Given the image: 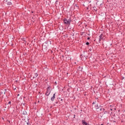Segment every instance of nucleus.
Segmentation results:
<instances>
[{
    "label": "nucleus",
    "mask_w": 125,
    "mask_h": 125,
    "mask_svg": "<svg viewBox=\"0 0 125 125\" xmlns=\"http://www.w3.org/2000/svg\"><path fill=\"white\" fill-rule=\"evenodd\" d=\"M50 86H49L47 88V91L46 92V93L45 94V95H46V96H49V94H50V93L51 92V90H50Z\"/></svg>",
    "instance_id": "obj_1"
},
{
    "label": "nucleus",
    "mask_w": 125,
    "mask_h": 125,
    "mask_svg": "<svg viewBox=\"0 0 125 125\" xmlns=\"http://www.w3.org/2000/svg\"><path fill=\"white\" fill-rule=\"evenodd\" d=\"M63 22L66 25H70L71 24V19L67 20V19H64Z\"/></svg>",
    "instance_id": "obj_2"
},
{
    "label": "nucleus",
    "mask_w": 125,
    "mask_h": 125,
    "mask_svg": "<svg viewBox=\"0 0 125 125\" xmlns=\"http://www.w3.org/2000/svg\"><path fill=\"white\" fill-rule=\"evenodd\" d=\"M82 124L83 125H89V124L86 123V122H85V121L84 120H82Z\"/></svg>",
    "instance_id": "obj_3"
},
{
    "label": "nucleus",
    "mask_w": 125,
    "mask_h": 125,
    "mask_svg": "<svg viewBox=\"0 0 125 125\" xmlns=\"http://www.w3.org/2000/svg\"><path fill=\"white\" fill-rule=\"evenodd\" d=\"M99 42H101V40H103V34H101L99 36Z\"/></svg>",
    "instance_id": "obj_4"
},
{
    "label": "nucleus",
    "mask_w": 125,
    "mask_h": 125,
    "mask_svg": "<svg viewBox=\"0 0 125 125\" xmlns=\"http://www.w3.org/2000/svg\"><path fill=\"white\" fill-rule=\"evenodd\" d=\"M81 57H83V58H85V59H87L88 57L86 55H81Z\"/></svg>",
    "instance_id": "obj_5"
},
{
    "label": "nucleus",
    "mask_w": 125,
    "mask_h": 125,
    "mask_svg": "<svg viewBox=\"0 0 125 125\" xmlns=\"http://www.w3.org/2000/svg\"><path fill=\"white\" fill-rule=\"evenodd\" d=\"M54 99H55V93L53 94V97L51 98V101H54Z\"/></svg>",
    "instance_id": "obj_6"
},
{
    "label": "nucleus",
    "mask_w": 125,
    "mask_h": 125,
    "mask_svg": "<svg viewBox=\"0 0 125 125\" xmlns=\"http://www.w3.org/2000/svg\"><path fill=\"white\" fill-rule=\"evenodd\" d=\"M78 71H79V72H82V71H83V67H81V66H79Z\"/></svg>",
    "instance_id": "obj_7"
},
{
    "label": "nucleus",
    "mask_w": 125,
    "mask_h": 125,
    "mask_svg": "<svg viewBox=\"0 0 125 125\" xmlns=\"http://www.w3.org/2000/svg\"><path fill=\"white\" fill-rule=\"evenodd\" d=\"M43 49H44V50H45V51H46V50H47V47L46 46V45L43 46Z\"/></svg>",
    "instance_id": "obj_8"
},
{
    "label": "nucleus",
    "mask_w": 125,
    "mask_h": 125,
    "mask_svg": "<svg viewBox=\"0 0 125 125\" xmlns=\"http://www.w3.org/2000/svg\"><path fill=\"white\" fill-rule=\"evenodd\" d=\"M95 108L96 109V110H97V109H99V108H100V106H99L98 105V104H96L95 105Z\"/></svg>",
    "instance_id": "obj_9"
},
{
    "label": "nucleus",
    "mask_w": 125,
    "mask_h": 125,
    "mask_svg": "<svg viewBox=\"0 0 125 125\" xmlns=\"http://www.w3.org/2000/svg\"><path fill=\"white\" fill-rule=\"evenodd\" d=\"M35 77H33V79H35V78H37V77H38V76H39V74H38V73H35Z\"/></svg>",
    "instance_id": "obj_10"
},
{
    "label": "nucleus",
    "mask_w": 125,
    "mask_h": 125,
    "mask_svg": "<svg viewBox=\"0 0 125 125\" xmlns=\"http://www.w3.org/2000/svg\"><path fill=\"white\" fill-rule=\"evenodd\" d=\"M22 115H27V111L24 110V111H22Z\"/></svg>",
    "instance_id": "obj_11"
},
{
    "label": "nucleus",
    "mask_w": 125,
    "mask_h": 125,
    "mask_svg": "<svg viewBox=\"0 0 125 125\" xmlns=\"http://www.w3.org/2000/svg\"><path fill=\"white\" fill-rule=\"evenodd\" d=\"M7 5H11V4H12V3H11V1H9L7 2Z\"/></svg>",
    "instance_id": "obj_12"
},
{
    "label": "nucleus",
    "mask_w": 125,
    "mask_h": 125,
    "mask_svg": "<svg viewBox=\"0 0 125 125\" xmlns=\"http://www.w3.org/2000/svg\"><path fill=\"white\" fill-rule=\"evenodd\" d=\"M48 42H50V43H51V42L49 41H47L45 42V43L46 44H47V43H48Z\"/></svg>",
    "instance_id": "obj_13"
},
{
    "label": "nucleus",
    "mask_w": 125,
    "mask_h": 125,
    "mask_svg": "<svg viewBox=\"0 0 125 125\" xmlns=\"http://www.w3.org/2000/svg\"><path fill=\"white\" fill-rule=\"evenodd\" d=\"M100 111H105V109L104 108H101Z\"/></svg>",
    "instance_id": "obj_14"
},
{
    "label": "nucleus",
    "mask_w": 125,
    "mask_h": 125,
    "mask_svg": "<svg viewBox=\"0 0 125 125\" xmlns=\"http://www.w3.org/2000/svg\"><path fill=\"white\" fill-rule=\"evenodd\" d=\"M63 26H62V27H61L60 28V30H61V31H63Z\"/></svg>",
    "instance_id": "obj_15"
},
{
    "label": "nucleus",
    "mask_w": 125,
    "mask_h": 125,
    "mask_svg": "<svg viewBox=\"0 0 125 125\" xmlns=\"http://www.w3.org/2000/svg\"><path fill=\"white\" fill-rule=\"evenodd\" d=\"M89 51L90 52H91V51H92V48H90L89 49Z\"/></svg>",
    "instance_id": "obj_16"
},
{
    "label": "nucleus",
    "mask_w": 125,
    "mask_h": 125,
    "mask_svg": "<svg viewBox=\"0 0 125 125\" xmlns=\"http://www.w3.org/2000/svg\"><path fill=\"white\" fill-rule=\"evenodd\" d=\"M86 45H89V42H86Z\"/></svg>",
    "instance_id": "obj_17"
},
{
    "label": "nucleus",
    "mask_w": 125,
    "mask_h": 125,
    "mask_svg": "<svg viewBox=\"0 0 125 125\" xmlns=\"http://www.w3.org/2000/svg\"><path fill=\"white\" fill-rule=\"evenodd\" d=\"M22 40L23 41V42H25L26 41V39L25 38H22Z\"/></svg>",
    "instance_id": "obj_18"
},
{
    "label": "nucleus",
    "mask_w": 125,
    "mask_h": 125,
    "mask_svg": "<svg viewBox=\"0 0 125 125\" xmlns=\"http://www.w3.org/2000/svg\"><path fill=\"white\" fill-rule=\"evenodd\" d=\"M26 125H29L31 124H30V122L28 121V122L26 123Z\"/></svg>",
    "instance_id": "obj_19"
},
{
    "label": "nucleus",
    "mask_w": 125,
    "mask_h": 125,
    "mask_svg": "<svg viewBox=\"0 0 125 125\" xmlns=\"http://www.w3.org/2000/svg\"><path fill=\"white\" fill-rule=\"evenodd\" d=\"M64 37H65V38H68V35L66 34L65 35H64Z\"/></svg>",
    "instance_id": "obj_20"
},
{
    "label": "nucleus",
    "mask_w": 125,
    "mask_h": 125,
    "mask_svg": "<svg viewBox=\"0 0 125 125\" xmlns=\"http://www.w3.org/2000/svg\"><path fill=\"white\" fill-rule=\"evenodd\" d=\"M87 40H88V41H89V40H90V37H88L87 38Z\"/></svg>",
    "instance_id": "obj_21"
},
{
    "label": "nucleus",
    "mask_w": 125,
    "mask_h": 125,
    "mask_svg": "<svg viewBox=\"0 0 125 125\" xmlns=\"http://www.w3.org/2000/svg\"><path fill=\"white\" fill-rule=\"evenodd\" d=\"M94 10L97 11V9H96V7H94Z\"/></svg>",
    "instance_id": "obj_22"
},
{
    "label": "nucleus",
    "mask_w": 125,
    "mask_h": 125,
    "mask_svg": "<svg viewBox=\"0 0 125 125\" xmlns=\"http://www.w3.org/2000/svg\"><path fill=\"white\" fill-rule=\"evenodd\" d=\"M71 35L72 37H74V36H75V34L74 33H73V34H72Z\"/></svg>",
    "instance_id": "obj_23"
},
{
    "label": "nucleus",
    "mask_w": 125,
    "mask_h": 125,
    "mask_svg": "<svg viewBox=\"0 0 125 125\" xmlns=\"http://www.w3.org/2000/svg\"><path fill=\"white\" fill-rule=\"evenodd\" d=\"M8 104H11V102L9 101L7 104V105H8Z\"/></svg>",
    "instance_id": "obj_24"
},
{
    "label": "nucleus",
    "mask_w": 125,
    "mask_h": 125,
    "mask_svg": "<svg viewBox=\"0 0 125 125\" xmlns=\"http://www.w3.org/2000/svg\"><path fill=\"white\" fill-rule=\"evenodd\" d=\"M23 104V106H25V105H26V103H23H23H22V104Z\"/></svg>",
    "instance_id": "obj_25"
},
{
    "label": "nucleus",
    "mask_w": 125,
    "mask_h": 125,
    "mask_svg": "<svg viewBox=\"0 0 125 125\" xmlns=\"http://www.w3.org/2000/svg\"><path fill=\"white\" fill-rule=\"evenodd\" d=\"M104 114H108V112L105 111V112H104Z\"/></svg>",
    "instance_id": "obj_26"
},
{
    "label": "nucleus",
    "mask_w": 125,
    "mask_h": 125,
    "mask_svg": "<svg viewBox=\"0 0 125 125\" xmlns=\"http://www.w3.org/2000/svg\"><path fill=\"white\" fill-rule=\"evenodd\" d=\"M95 104V102H93L92 103V105H93V104Z\"/></svg>",
    "instance_id": "obj_27"
},
{
    "label": "nucleus",
    "mask_w": 125,
    "mask_h": 125,
    "mask_svg": "<svg viewBox=\"0 0 125 125\" xmlns=\"http://www.w3.org/2000/svg\"><path fill=\"white\" fill-rule=\"evenodd\" d=\"M74 119H75L76 118V115H74V117H73Z\"/></svg>",
    "instance_id": "obj_28"
},
{
    "label": "nucleus",
    "mask_w": 125,
    "mask_h": 125,
    "mask_svg": "<svg viewBox=\"0 0 125 125\" xmlns=\"http://www.w3.org/2000/svg\"><path fill=\"white\" fill-rule=\"evenodd\" d=\"M55 104H58V102H55Z\"/></svg>",
    "instance_id": "obj_29"
},
{
    "label": "nucleus",
    "mask_w": 125,
    "mask_h": 125,
    "mask_svg": "<svg viewBox=\"0 0 125 125\" xmlns=\"http://www.w3.org/2000/svg\"><path fill=\"white\" fill-rule=\"evenodd\" d=\"M122 80H125V77H123Z\"/></svg>",
    "instance_id": "obj_30"
},
{
    "label": "nucleus",
    "mask_w": 125,
    "mask_h": 125,
    "mask_svg": "<svg viewBox=\"0 0 125 125\" xmlns=\"http://www.w3.org/2000/svg\"><path fill=\"white\" fill-rule=\"evenodd\" d=\"M61 102L63 101V99H61Z\"/></svg>",
    "instance_id": "obj_31"
},
{
    "label": "nucleus",
    "mask_w": 125,
    "mask_h": 125,
    "mask_svg": "<svg viewBox=\"0 0 125 125\" xmlns=\"http://www.w3.org/2000/svg\"><path fill=\"white\" fill-rule=\"evenodd\" d=\"M62 58H64V55L62 56Z\"/></svg>",
    "instance_id": "obj_32"
},
{
    "label": "nucleus",
    "mask_w": 125,
    "mask_h": 125,
    "mask_svg": "<svg viewBox=\"0 0 125 125\" xmlns=\"http://www.w3.org/2000/svg\"><path fill=\"white\" fill-rule=\"evenodd\" d=\"M2 119H3V120H4V118H3V117H2Z\"/></svg>",
    "instance_id": "obj_33"
},
{
    "label": "nucleus",
    "mask_w": 125,
    "mask_h": 125,
    "mask_svg": "<svg viewBox=\"0 0 125 125\" xmlns=\"http://www.w3.org/2000/svg\"><path fill=\"white\" fill-rule=\"evenodd\" d=\"M88 36H90V34H88Z\"/></svg>",
    "instance_id": "obj_34"
},
{
    "label": "nucleus",
    "mask_w": 125,
    "mask_h": 125,
    "mask_svg": "<svg viewBox=\"0 0 125 125\" xmlns=\"http://www.w3.org/2000/svg\"><path fill=\"white\" fill-rule=\"evenodd\" d=\"M113 109L112 108L110 109V111H112Z\"/></svg>",
    "instance_id": "obj_35"
},
{
    "label": "nucleus",
    "mask_w": 125,
    "mask_h": 125,
    "mask_svg": "<svg viewBox=\"0 0 125 125\" xmlns=\"http://www.w3.org/2000/svg\"><path fill=\"white\" fill-rule=\"evenodd\" d=\"M99 125H103V124H101V125H100V124H99Z\"/></svg>",
    "instance_id": "obj_36"
},
{
    "label": "nucleus",
    "mask_w": 125,
    "mask_h": 125,
    "mask_svg": "<svg viewBox=\"0 0 125 125\" xmlns=\"http://www.w3.org/2000/svg\"><path fill=\"white\" fill-rule=\"evenodd\" d=\"M99 107H100H100H102V106H101V105H100V106H99Z\"/></svg>",
    "instance_id": "obj_37"
},
{
    "label": "nucleus",
    "mask_w": 125,
    "mask_h": 125,
    "mask_svg": "<svg viewBox=\"0 0 125 125\" xmlns=\"http://www.w3.org/2000/svg\"><path fill=\"white\" fill-rule=\"evenodd\" d=\"M31 12H32V13H34V12H33V11H32Z\"/></svg>",
    "instance_id": "obj_38"
},
{
    "label": "nucleus",
    "mask_w": 125,
    "mask_h": 125,
    "mask_svg": "<svg viewBox=\"0 0 125 125\" xmlns=\"http://www.w3.org/2000/svg\"><path fill=\"white\" fill-rule=\"evenodd\" d=\"M101 118H102L103 116H100Z\"/></svg>",
    "instance_id": "obj_39"
},
{
    "label": "nucleus",
    "mask_w": 125,
    "mask_h": 125,
    "mask_svg": "<svg viewBox=\"0 0 125 125\" xmlns=\"http://www.w3.org/2000/svg\"><path fill=\"white\" fill-rule=\"evenodd\" d=\"M19 95H20L19 94H18V96H19Z\"/></svg>",
    "instance_id": "obj_40"
},
{
    "label": "nucleus",
    "mask_w": 125,
    "mask_h": 125,
    "mask_svg": "<svg viewBox=\"0 0 125 125\" xmlns=\"http://www.w3.org/2000/svg\"><path fill=\"white\" fill-rule=\"evenodd\" d=\"M30 119H28V121H29Z\"/></svg>",
    "instance_id": "obj_41"
},
{
    "label": "nucleus",
    "mask_w": 125,
    "mask_h": 125,
    "mask_svg": "<svg viewBox=\"0 0 125 125\" xmlns=\"http://www.w3.org/2000/svg\"><path fill=\"white\" fill-rule=\"evenodd\" d=\"M73 32H74V29H73Z\"/></svg>",
    "instance_id": "obj_42"
},
{
    "label": "nucleus",
    "mask_w": 125,
    "mask_h": 125,
    "mask_svg": "<svg viewBox=\"0 0 125 125\" xmlns=\"http://www.w3.org/2000/svg\"><path fill=\"white\" fill-rule=\"evenodd\" d=\"M54 106H55V104H54Z\"/></svg>",
    "instance_id": "obj_43"
},
{
    "label": "nucleus",
    "mask_w": 125,
    "mask_h": 125,
    "mask_svg": "<svg viewBox=\"0 0 125 125\" xmlns=\"http://www.w3.org/2000/svg\"><path fill=\"white\" fill-rule=\"evenodd\" d=\"M9 123H10V121H9Z\"/></svg>",
    "instance_id": "obj_44"
},
{
    "label": "nucleus",
    "mask_w": 125,
    "mask_h": 125,
    "mask_svg": "<svg viewBox=\"0 0 125 125\" xmlns=\"http://www.w3.org/2000/svg\"><path fill=\"white\" fill-rule=\"evenodd\" d=\"M26 125H28L27 124H26Z\"/></svg>",
    "instance_id": "obj_45"
}]
</instances>
